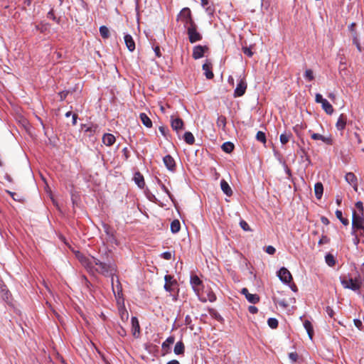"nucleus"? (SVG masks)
<instances>
[{
  "label": "nucleus",
  "mask_w": 364,
  "mask_h": 364,
  "mask_svg": "<svg viewBox=\"0 0 364 364\" xmlns=\"http://www.w3.org/2000/svg\"><path fill=\"white\" fill-rule=\"evenodd\" d=\"M248 311L250 313L255 314L257 313L258 309L255 306H250L248 307Z\"/></svg>",
  "instance_id": "13d9d810"
},
{
  "label": "nucleus",
  "mask_w": 364,
  "mask_h": 364,
  "mask_svg": "<svg viewBox=\"0 0 364 364\" xmlns=\"http://www.w3.org/2000/svg\"><path fill=\"white\" fill-rule=\"evenodd\" d=\"M341 283L343 288L349 289L354 291H358L360 294V289L361 287L362 282L359 278H348L347 277H341Z\"/></svg>",
  "instance_id": "f03ea898"
},
{
  "label": "nucleus",
  "mask_w": 364,
  "mask_h": 364,
  "mask_svg": "<svg viewBox=\"0 0 364 364\" xmlns=\"http://www.w3.org/2000/svg\"><path fill=\"white\" fill-rule=\"evenodd\" d=\"M181 228V224L179 220H174L171 223V230L173 233H177Z\"/></svg>",
  "instance_id": "7c9ffc66"
},
{
  "label": "nucleus",
  "mask_w": 364,
  "mask_h": 364,
  "mask_svg": "<svg viewBox=\"0 0 364 364\" xmlns=\"http://www.w3.org/2000/svg\"><path fill=\"white\" fill-rule=\"evenodd\" d=\"M304 327L306 329L309 338L312 340L314 336V328L311 323L309 320H305L304 322Z\"/></svg>",
  "instance_id": "b1692460"
},
{
  "label": "nucleus",
  "mask_w": 364,
  "mask_h": 364,
  "mask_svg": "<svg viewBox=\"0 0 364 364\" xmlns=\"http://www.w3.org/2000/svg\"><path fill=\"white\" fill-rule=\"evenodd\" d=\"M241 294H243L251 304H255L259 301V296L256 294L249 293L247 288L242 289Z\"/></svg>",
  "instance_id": "6e6552de"
},
{
  "label": "nucleus",
  "mask_w": 364,
  "mask_h": 364,
  "mask_svg": "<svg viewBox=\"0 0 364 364\" xmlns=\"http://www.w3.org/2000/svg\"><path fill=\"white\" fill-rule=\"evenodd\" d=\"M163 161L166 167L171 171L173 172L176 171V162L173 158L171 155H166L164 157Z\"/></svg>",
  "instance_id": "f8f14e48"
},
{
  "label": "nucleus",
  "mask_w": 364,
  "mask_h": 364,
  "mask_svg": "<svg viewBox=\"0 0 364 364\" xmlns=\"http://www.w3.org/2000/svg\"><path fill=\"white\" fill-rule=\"evenodd\" d=\"M0 296L4 299H8V291L4 289H2L1 292H0Z\"/></svg>",
  "instance_id": "bf43d9fd"
},
{
  "label": "nucleus",
  "mask_w": 364,
  "mask_h": 364,
  "mask_svg": "<svg viewBox=\"0 0 364 364\" xmlns=\"http://www.w3.org/2000/svg\"><path fill=\"white\" fill-rule=\"evenodd\" d=\"M355 23H352L349 26H348V29L350 31H351L353 33H354L355 31Z\"/></svg>",
  "instance_id": "338daca9"
},
{
  "label": "nucleus",
  "mask_w": 364,
  "mask_h": 364,
  "mask_svg": "<svg viewBox=\"0 0 364 364\" xmlns=\"http://www.w3.org/2000/svg\"><path fill=\"white\" fill-rule=\"evenodd\" d=\"M121 317H122V320H127L128 318H129V314L127 311L124 310L122 311V314H121Z\"/></svg>",
  "instance_id": "e2e57ef3"
},
{
  "label": "nucleus",
  "mask_w": 364,
  "mask_h": 364,
  "mask_svg": "<svg viewBox=\"0 0 364 364\" xmlns=\"http://www.w3.org/2000/svg\"><path fill=\"white\" fill-rule=\"evenodd\" d=\"M329 238L326 236V235H323L321 237V238L320 239V240L318 241V244L319 245H323V244H326L328 242H329Z\"/></svg>",
  "instance_id": "603ef678"
},
{
  "label": "nucleus",
  "mask_w": 364,
  "mask_h": 364,
  "mask_svg": "<svg viewBox=\"0 0 364 364\" xmlns=\"http://www.w3.org/2000/svg\"><path fill=\"white\" fill-rule=\"evenodd\" d=\"M154 53L156 54V55L157 57H160L161 56V52H160V48L159 46H156L154 48Z\"/></svg>",
  "instance_id": "774afa93"
},
{
  "label": "nucleus",
  "mask_w": 364,
  "mask_h": 364,
  "mask_svg": "<svg viewBox=\"0 0 364 364\" xmlns=\"http://www.w3.org/2000/svg\"><path fill=\"white\" fill-rule=\"evenodd\" d=\"M345 178L348 183L353 186L355 190H357V178L353 173H347L346 174Z\"/></svg>",
  "instance_id": "5701e85b"
},
{
  "label": "nucleus",
  "mask_w": 364,
  "mask_h": 364,
  "mask_svg": "<svg viewBox=\"0 0 364 364\" xmlns=\"http://www.w3.org/2000/svg\"><path fill=\"white\" fill-rule=\"evenodd\" d=\"M326 312L329 317H331V318L333 317L334 311L330 306H327L326 308Z\"/></svg>",
  "instance_id": "4d7b16f0"
},
{
  "label": "nucleus",
  "mask_w": 364,
  "mask_h": 364,
  "mask_svg": "<svg viewBox=\"0 0 364 364\" xmlns=\"http://www.w3.org/2000/svg\"><path fill=\"white\" fill-rule=\"evenodd\" d=\"M139 118L145 127L147 128H151L152 127V122L151 119L145 113H141L139 114Z\"/></svg>",
  "instance_id": "393cba45"
},
{
  "label": "nucleus",
  "mask_w": 364,
  "mask_h": 364,
  "mask_svg": "<svg viewBox=\"0 0 364 364\" xmlns=\"http://www.w3.org/2000/svg\"><path fill=\"white\" fill-rule=\"evenodd\" d=\"M314 192L316 198L321 199L323 196V184L320 182L316 183L314 186Z\"/></svg>",
  "instance_id": "a878e982"
},
{
  "label": "nucleus",
  "mask_w": 364,
  "mask_h": 364,
  "mask_svg": "<svg viewBox=\"0 0 364 364\" xmlns=\"http://www.w3.org/2000/svg\"><path fill=\"white\" fill-rule=\"evenodd\" d=\"M297 354L296 353H290L289 354V358L293 361L296 362L297 360Z\"/></svg>",
  "instance_id": "052dcab7"
},
{
  "label": "nucleus",
  "mask_w": 364,
  "mask_h": 364,
  "mask_svg": "<svg viewBox=\"0 0 364 364\" xmlns=\"http://www.w3.org/2000/svg\"><path fill=\"white\" fill-rule=\"evenodd\" d=\"M134 181L139 188H143L145 186V181L142 174L137 171L134 175Z\"/></svg>",
  "instance_id": "6ab92c4d"
},
{
  "label": "nucleus",
  "mask_w": 364,
  "mask_h": 364,
  "mask_svg": "<svg viewBox=\"0 0 364 364\" xmlns=\"http://www.w3.org/2000/svg\"><path fill=\"white\" fill-rule=\"evenodd\" d=\"M177 21H180L186 28L188 26L195 24L192 18L191 9L188 7L183 8L177 16Z\"/></svg>",
  "instance_id": "7ed1b4c3"
},
{
  "label": "nucleus",
  "mask_w": 364,
  "mask_h": 364,
  "mask_svg": "<svg viewBox=\"0 0 364 364\" xmlns=\"http://www.w3.org/2000/svg\"><path fill=\"white\" fill-rule=\"evenodd\" d=\"M115 136L112 134H105L102 137V142L106 146H112L115 142Z\"/></svg>",
  "instance_id": "4be33fe9"
},
{
  "label": "nucleus",
  "mask_w": 364,
  "mask_h": 364,
  "mask_svg": "<svg viewBox=\"0 0 364 364\" xmlns=\"http://www.w3.org/2000/svg\"><path fill=\"white\" fill-rule=\"evenodd\" d=\"M336 218L344 225H348V220L346 218H343L342 211L339 210H336Z\"/></svg>",
  "instance_id": "f704fd0d"
},
{
  "label": "nucleus",
  "mask_w": 364,
  "mask_h": 364,
  "mask_svg": "<svg viewBox=\"0 0 364 364\" xmlns=\"http://www.w3.org/2000/svg\"><path fill=\"white\" fill-rule=\"evenodd\" d=\"M247 90V83L244 78L240 79L234 91V97H238L242 96Z\"/></svg>",
  "instance_id": "423d86ee"
},
{
  "label": "nucleus",
  "mask_w": 364,
  "mask_h": 364,
  "mask_svg": "<svg viewBox=\"0 0 364 364\" xmlns=\"http://www.w3.org/2000/svg\"><path fill=\"white\" fill-rule=\"evenodd\" d=\"M171 124L173 129L177 132L179 130L183 129V122L181 118H173V117H171Z\"/></svg>",
  "instance_id": "4468645a"
},
{
  "label": "nucleus",
  "mask_w": 364,
  "mask_h": 364,
  "mask_svg": "<svg viewBox=\"0 0 364 364\" xmlns=\"http://www.w3.org/2000/svg\"><path fill=\"white\" fill-rule=\"evenodd\" d=\"M118 333L121 336H123V337L127 335V332H126L125 329L123 328L122 327H120V330L118 331Z\"/></svg>",
  "instance_id": "69168bd1"
},
{
  "label": "nucleus",
  "mask_w": 364,
  "mask_h": 364,
  "mask_svg": "<svg viewBox=\"0 0 364 364\" xmlns=\"http://www.w3.org/2000/svg\"><path fill=\"white\" fill-rule=\"evenodd\" d=\"M165 279V284H164V289L166 291L168 292H171L173 291V287L176 285V281L173 279V277L169 274H166L164 277Z\"/></svg>",
  "instance_id": "ddd939ff"
},
{
  "label": "nucleus",
  "mask_w": 364,
  "mask_h": 364,
  "mask_svg": "<svg viewBox=\"0 0 364 364\" xmlns=\"http://www.w3.org/2000/svg\"><path fill=\"white\" fill-rule=\"evenodd\" d=\"M325 261L329 267H333L336 264V259L332 254H327L325 257Z\"/></svg>",
  "instance_id": "473e14b6"
},
{
  "label": "nucleus",
  "mask_w": 364,
  "mask_h": 364,
  "mask_svg": "<svg viewBox=\"0 0 364 364\" xmlns=\"http://www.w3.org/2000/svg\"><path fill=\"white\" fill-rule=\"evenodd\" d=\"M242 50H243V53H244L245 55H247V56H249V57H252V55H253L252 51V50H251V49H250V48H247V47L243 48H242Z\"/></svg>",
  "instance_id": "5fc2aeb1"
},
{
  "label": "nucleus",
  "mask_w": 364,
  "mask_h": 364,
  "mask_svg": "<svg viewBox=\"0 0 364 364\" xmlns=\"http://www.w3.org/2000/svg\"><path fill=\"white\" fill-rule=\"evenodd\" d=\"M132 335L135 338H139L140 336V326L138 318L135 316L132 317Z\"/></svg>",
  "instance_id": "9d476101"
},
{
  "label": "nucleus",
  "mask_w": 364,
  "mask_h": 364,
  "mask_svg": "<svg viewBox=\"0 0 364 364\" xmlns=\"http://www.w3.org/2000/svg\"><path fill=\"white\" fill-rule=\"evenodd\" d=\"M203 70L207 79H212L214 77L213 73L212 72V63L209 60H206L203 65Z\"/></svg>",
  "instance_id": "2eb2a0df"
},
{
  "label": "nucleus",
  "mask_w": 364,
  "mask_h": 364,
  "mask_svg": "<svg viewBox=\"0 0 364 364\" xmlns=\"http://www.w3.org/2000/svg\"><path fill=\"white\" fill-rule=\"evenodd\" d=\"M279 279L284 283H289L292 280L290 272L285 267H282L277 272Z\"/></svg>",
  "instance_id": "39448f33"
},
{
  "label": "nucleus",
  "mask_w": 364,
  "mask_h": 364,
  "mask_svg": "<svg viewBox=\"0 0 364 364\" xmlns=\"http://www.w3.org/2000/svg\"><path fill=\"white\" fill-rule=\"evenodd\" d=\"M48 17L53 19V21H55L57 22H58V21L57 20L55 16L54 15V13H53V10H50L48 13Z\"/></svg>",
  "instance_id": "680f3d73"
},
{
  "label": "nucleus",
  "mask_w": 364,
  "mask_h": 364,
  "mask_svg": "<svg viewBox=\"0 0 364 364\" xmlns=\"http://www.w3.org/2000/svg\"><path fill=\"white\" fill-rule=\"evenodd\" d=\"M355 231L356 230H353L351 233L353 235H354V238L353 240L354 245H358L360 242V240L358 237V235H356Z\"/></svg>",
  "instance_id": "6e6d98bb"
},
{
  "label": "nucleus",
  "mask_w": 364,
  "mask_h": 364,
  "mask_svg": "<svg viewBox=\"0 0 364 364\" xmlns=\"http://www.w3.org/2000/svg\"><path fill=\"white\" fill-rule=\"evenodd\" d=\"M186 29L189 41L191 43L200 41L202 39L201 34L197 31V26L196 23L192 26H188Z\"/></svg>",
  "instance_id": "20e7f679"
},
{
  "label": "nucleus",
  "mask_w": 364,
  "mask_h": 364,
  "mask_svg": "<svg viewBox=\"0 0 364 364\" xmlns=\"http://www.w3.org/2000/svg\"><path fill=\"white\" fill-rule=\"evenodd\" d=\"M353 43L355 45L359 52L362 51L361 46L359 42L358 36L356 32H354V33H353Z\"/></svg>",
  "instance_id": "4c0bfd02"
},
{
  "label": "nucleus",
  "mask_w": 364,
  "mask_h": 364,
  "mask_svg": "<svg viewBox=\"0 0 364 364\" xmlns=\"http://www.w3.org/2000/svg\"><path fill=\"white\" fill-rule=\"evenodd\" d=\"M124 38L128 50L131 52L134 51L135 50V43L132 36L129 34H126Z\"/></svg>",
  "instance_id": "a211bd4d"
},
{
  "label": "nucleus",
  "mask_w": 364,
  "mask_h": 364,
  "mask_svg": "<svg viewBox=\"0 0 364 364\" xmlns=\"http://www.w3.org/2000/svg\"><path fill=\"white\" fill-rule=\"evenodd\" d=\"M174 353L176 355H183L185 351V346L182 341H178L174 347Z\"/></svg>",
  "instance_id": "bb28decb"
},
{
  "label": "nucleus",
  "mask_w": 364,
  "mask_h": 364,
  "mask_svg": "<svg viewBox=\"0 0 364 364\" xmlns=\"http://www.w3.org/2000/svg\"><path fill=\"white\" fill-rule=\"evenodd\" d=\"M311 137L314 140H321L328 145H331L333 143V140L331 136H325L318 133H312Z\"/></svg>",
  "instance_id": "dca6fc26"
},
{
  "label": "nucleus",
  "mask_w": 364,
  "mask_h": 364,
  "mask_svg": "<svg viewBox=\"0 0 364 364\" xmlns=\"http://www.w3.org/2000/svg\"><path fill=\"white\" fill-rule=\"evenodd\" d=\"M267 323H268V326L271 328H273V329L277 328L278 326V321H277V319H276L274 318H269L267 320Z\"/></svg>",
  "instance_id": "a19ab883"
},
{
  "label": "nucleus",
  "mask_w": 364,
  "mask_h": 364,
  "mask_svg": "<svg viewBox=\"0 0 364 364\" xmlns=\"http://www.w3.org/2000/svg\"><path fill=\"white\" fill-rule=\"evenodd\" d=\"M102 227H103L105 232L106 233V235L107 236V242H109L111 243H116L117 240L114 237L113 229L111 228L110 226L107 224H103Z\"/></svg>",
  "instance_id": "9b49d317"
},
{
  "label": "nucleus",
  "mask_w": 364,
  "mask_h": 364,
  "mask_svg": "<svg viewBox=\"0 0 364 364\" xmlns=\"http://www.w3.org/2000/svg\"><path fill=\"white\" fill-rule=\"evenodd\" d=\"M208 50L206 46H196L193 48V58L196 60L203 57L205 51Z\"/></svg>",
  "instance_id": "0eeeda50"
},
{
  "label": "nucleus",
  "mask_w": 364,
  "mask_h": 364,
  "mask_svg": "<svg viewBox=\"0 0 364 364\" xmlns=\"http://www.w3.org/2000/svg\"><path fill=\"white\" fill-rule=\"evenodd\" d=\"M159 132L161 133V134L163 136H166V128L161 126V127H160L159 128Z\"/></svg>",
  "instance_id": "0e129e2a"
},
{
  "label": "nucleus",
  "mask_w": 364,
  "mask_h": 364,
  "mask_svg": "<svg viewBox=\"0 0 364 364\" xmlns=\"http://www.w3.org/2000/svg\"><path fill=\"white\" fill-rule=\"evenodd\" d=\"M321 106L326 114H331L333 112V108L327 100H325L323 103H321Z\"/></svg>",
  "instance_id": "c85d7f7f"
},
{
  "label": "nucleus",
  "mask_w": 364,
  "mask_h": 364,
  "mask_svg": "<svg viewBox=\"0 0 364 364\" xmlns=\"http://www.w3.org/2000/svg\"><path fill=\"white\" fill-rule=\"evenodd\" d=\"M77 257L90 274L98 273L105 277H110L111 282L113 284V277L117 272V266L114 263L108 259L105 262L95 257H86L80 253L77 255ZM102 259L105 260L104 258Z\"/></svg>",
  "instance_id": "f257e3e1"
},
{
  "label": "nucleus",
  "mask_w": 364,
  "mask_h": 364,
  "mask_svg": "<svg viewBox=\"0 0 364 364\" xmlns=\"http://www.w3.org/2000/svg\"><path fill=\"white\" fill-rule=\"evenodd\" d=\"M68 93H69V92L67 90H63L62 92H60L58 94L59 97H60V100L61 101L64 100L66 98V97L68 96Z\"/></svg>",
  "instance_id": "09e8293b"
},
{
  "label": "nucleus",
  "mask_w": 364,
  "mask_h": 364,
  "mask_svg": "<svg viewBox=\"0 0 364 364\" xmlns=\"http://www.w3.org/2000/svg\"><path fill=\"white\" fill-rule=\"evenodd\" d=\"M274 301L278 304L280 306L283 308H287L288 306V304L284 300L277 301L275 298L273 299Z\"/></svg>",
  "instance_id": "de8ad7c7"
},
{
  "label": "nucleus",
  "mask_w": 364,
  "mask_h": 364,
  "mask_svg": "<svg viewBox=\"0 0 364 364\" xmlns=\"http://www.w3.org/2000/svg\"><path fill=\"white\" fill-rule=\"evenodd\" d=\"M256 139L257 141L263 143V144H265L266 143V135L265 134L262 132V131H259L257 132V134H256Z\"/></svg>",
  "instance_id": "ea45409f"
},
{
  "label": "nucleus",
  "mask_w": 364,
  "mask_h": 364,
  "mask_svg": "<svg viewBox=\"0 0 364 364\" xmlns=\"http://www.w3.org/2000/svg\"><path fill=\"white\" fill-rule=\"evenodd\" d=\"M355 207L358 209L356 213L363 214V205L361 201H358L355 203Z\"/></svg>",
  "instance_id": "a18cd8bd"
},
{
  "label": "nucleus",
  "mask_w": 364,
  "mask_h": 364,
  "mask_svg": "<svg viewBox=\"0 0 364 364\" xmlns=\"http://www.w3.org/2000/svg\"><path fill=\"white\" fill-rule=\"evenodd\" d=\"M175 338L173 336H169L166 338V340L162 343V348L164 350L168 349L170 345L174 343Z\"/></svg>",
  "instance_id": "72a5a7b5"
},
{
  "label": "nucleus",
  "mask_w": 364,
  "mask_h": 364,
  "mask_svg": "<svg viewBox=\"0 0 364 364\" xmlns=\"http://www.w3.org/2000/svg\"><path fill=\"white\" fill-rule=\"evenodd\" d=\"M240 226L241 228L245 231H252L251 228H250L247 223L243 220H240Z\"/></svg>",
  "instance_id": "c03bdc74"
},
{
  "label": "nucleus",
  "mask_w": 364,
  "mask_h": 364,
  "mask_svg": "<svg viewBox=\"0 0 364 364\" xmlns=\"http://www.w3.org/2000/svg\"><path fill=\"white\" fill-rule=\"evenodd\" d=\"M293 135L289 132H284L279 136L280 142L282 144H286L289 141V140L292 138Z\"/></svg>",
  "instance_id": "cd10ccee"
},
{
  "label": "nucleus",
  "mask_w": 364,
  "mask_h": 364,
  "mask_svg": "<svg viewBox=\"0 0 364 364\" xmlns=\"http://www.w3.org/2000/svg\"><path fill=\"white\" fill-rule=\"evenodd\" d=\"M353 322H354V325L359 329V330H363V323H362V321L360 320V319H354L353 320Z\"/></svg>",
  "instance_id": "49530a36"
},
{
  "label": "nucleus",
  "mask_w": 364,
  "mask_h": 364,
  "mask_svg": "<svg viewBox=\"0 0 364 364\" xmlns=\"http://www.w3.org/2000/svg\"><path fill=\"white\" fill-rule=\"evenodd\" d=\"M161 257L166 260H169L171 259L172 255L170 252H164L161 254Z\"/></svg>",
  "instance_id": "864d4df0"
},
{
  "label": "nucleus",
  "mask_w": 364,
  "mask_h": 364,
  "mask_svg": "<svg viewBox=\"0 0 364 364\" xmlns=\"http://www.w3.org/2000/svg\"><path fill=\"white\" fill-rule=\"evenodd\" d=\"M191 284L192 286L193 291L197 294H199L201 289L200 287L202 284V281L197 275H193L191 277Z\"/></svg>",
  "instance_id": "1a4fd4ad"
},
{
  "label": "nucleus",
  "mask_w": 364,
  "mask_h": 364,
  "mask_svg": "<svg viewBox=\"0 0 364 364\" xmlns=\"http://www.w3.org/2000/svg\"><path fill=\"white\" fill-rule=\"evenodd\" d=\"M276 252V249L271 245H269L266 247V252L269 255H274Z\"/></svg>",
  "instance_id": "3c124183"
},
{
  "label": "nucleus",
  "mask_w": 364,
  "mask_h": 364,
  "mask_svg": "<svg viewBox=\"0 0 364 364\" xmlns=\"http://www.w3.org/2000/svg\"><path fill=\"white\" fill-rule=\"evenodd\" d=\"M112 287L115 296L120 297L122 294V288L118 278H117L116 284H114V277H113V284H112Z\"/></svg>",
  "instance_id": "f3484780"
},
{
  "label": "nucleus",
  "mask_w": 364,
  "mask_h": 364,
  "mask_svg": "<svg viewBox=\"0 0 364 364\" xmlns=\"http://www.w3.org/2000/svg\"><path fill=\"white\" fill-rule=\"evenodd\" d=\"M222 149L223 151L226 152V153H231L233 149H234V144L231 142H225L223 145H222Z\"/></svg>",
  "instance_id": "2f4dec72"
},
{
  "label": "nucleus",
  "mask_w": 364,
  "mask_h": 364,
  "mask_svg": "<svg viewBox=\"0 0 364 364\" xmlns=\"http://www.w3.org/2000/svg\"><path fill=\"white\" fill-rule=\"evenodd\" d=\"M209 4V1L208 0H201V5L203 8H205L206 11L211 14L213 12V10L210 8V6H207Z\"/></svg>",
  "instance_id": "79ce46f5"
},
{
  "label": "nucleus",
  "mask_w": 364,
  "mask_h": 364,
  "mask_svg": "<svg viewBox=\"0 0 364 364\" xmlns=\"http://www.w3.org/2000/svg\"><path fill=\"white\" fill-rule=\"evenodd\" d=\"M183 139L189 145H192L195 142V137L193 134L190 132H185L183 135Z\"/></svg>",
  "instance_id": "c756f323"
},
{
  "label": "nucleus",
  "mask_w": 364,
  "mask_h": 364,
  "mask_svg": "<svg viewBox=\"0 0 364 364\" xmlns=\"http://www.w3.org/2000/svg\"><path fill=\"white\" fill-rule=\"evenodd\" d=\"M220 188H221L222 191H223V193L226 196H231L232 195V188H230L228 183L225 180H224V179L221 180Z\"/></svg>",
  "instance_id": "412c9836"
},
{
  "label": "nucleus",
  "mask_w": 364,
  "mask_h": 364,
  "mask_svg": "<svg viewBox=\"0 0 364 364\" xmlns=\"http://www.w3.org/2000/svg\"><path fill=\"white\" fill-rule=\"evenodd\" d=\"M326 99L323 98L322 95L319 93H317L316 94V96H315V101L317 102V103H323V102Z\"/></svg>",
  "instance_id": "8fccbe9b"
},
{
  "label": "nucleus",
  "mask_w": 364,
  "mask_h": 364,
  "mask_svg": "<svg viewBox=\"0 0 364 364\" xmlns=\"http://www.w3.org/2000/svg\"><path fill=\"white\" fill-rule=\"evenodd\" d=\"M157 183L161 187V188L168 196L170 198H171L172 195L171 192L168 191V188L162 183V181L159 178H156Z\"/></svg>",
  "instance_id": "58836bf2"
},
{
  "label": "nucleus",
  "mask_w": 364,
  "mask_h": 364,
  "mask_svg": "<svg viewBox=\"0 0 364 364\" xmlns=\"http://www.w3.org/2000/svg\"><path fill=\"white\" fill-rule=\"evenodd\" d=\"M304 77L309 81H312L314 78L313 71L310 69L306 70L304 73Z\"/></svg>",
  "instance_id": "37998d69"
},
{
  "label": "nucleus",
  "mask_w": 364,
  "mask_h": 364,
  "mask_svg": "<svg viewBox=\"0 0 364 364\" xmlns=\"http://www.w3.org/2000/svg\"><path fill=\"white\" fill-rule=\"evenodd\" d=\"M346 121H347L346 116L343 114H341L339 116L338 121L336 124V127L337 129L340 130V131H343L346 128Z\"/></svg>",
  "instance_id": "aec40b11"
},
{
  "label": "nucleus",
  "mask_w": 364,
  "mask_h": 364,
  "mask_svg": "<svg viewBox=\"0 0 364 364\" xmlns=\"http://www.w3.org/2000/svg\"><path fill=\"white\" fill-rule=\"evenodd\" d=\"M100 33L103 38H107L109 36V31L105 26H102L100 27Z\"/></svg>",
  "instance_id": "c9c22d12"
},
{
  "label": "nucleus",
  "mask_w": 364,
  "mask_h": 364,
  "mask_svg": "<svg viewBox=\"0 0 364 364\" xmlns=\"http://www.w3.org/2000/svg\"><path fill=\"white\" fill-rule=\"evenodd\" d=\"M216 124L218 127L224 129L226 126V117L223 115L219 116L217 119Z\"/></svg>",
  "instance_id": "e433bc0d"
}]
</instances>
